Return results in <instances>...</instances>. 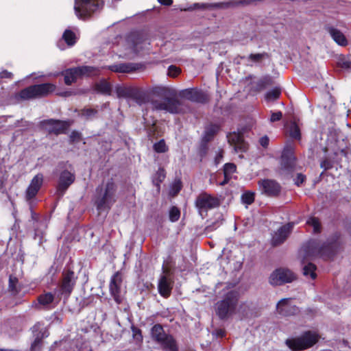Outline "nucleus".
<instances>
[{"label":"nucleus","mask_w":351,"mask_h":351,"mask_svg":"<svg viewBox=\"0 0 351 351\" xmlns=\"http://www.w3.org/2000/svg\"><path fill=\"white\" fill-rule=\"evenodd\" d=\"M80 77H89L99 73L98 69L90 66H82L77 67Z\"/></svg>","instance_id":"obj_26"},{"label":"nucleus","mask_w":351,"mask_h":351,"mask_svg":"<svg viewBox=\"0 0 351 351\" xmlns=\"http://www.w3.org/2000/svg\"><path fill=\"white\" fill-rule=\"evenodd\" d=\"M180 216V212L179 209L175 206H173L169 210V219L172 222L177 221Z\"/></svg>","instance_id":"obj_38"},{"label":"nucleus","mask_w":351,"mask_h":351,"mask_svg":"<svg viewBox=\"0 0 351 351\" xmlns=\"http://www.w3.org/2000/svg\"><path fill=\"white\" fill-rule=\"evenodd\" d=\"M227 138L228 143L233 147L236 152H243L247 150V145L240 133L235 132L230 133Z\"/></svg>","instance_id":"obj_13"},{"label":"nucleus","mask_w":351,"mask_h":351,"mask_svg":"<svg viewBox=\"0 0 351 351\" xmlns=\"http://www.w3.org/2000/svg\"><path fill=\"white\" fill-rule=\"evenodd\" d=\"M253 1H254V0H243V1H240V3L241 4L247 5V4H250V3H252Z\"/></svg>","instance_id":"obj_60"},{"label":"nucleus","mask_w":351,"mask_h":351,"mask_svg":"<svg viewBox=\"0 0 351 351\" xmlns=\"http://www.w3.org/2000/svg\"><path fill=\"white\" fill-rule=\"evenodd\" d=\"M180 73V69L173 65H171L168 69V75L176 77L178 75V74Z\"/></svg>","instance_id":"obj_45"},{"label":"nucleus","mask_w":351,"mask_h":351,"mask_svg":"<svg viewBox=\"0 0 351 351\" xmlns=\"http://www.w3.org/2000/svg\"><path fill=\"white\" fill-rule=\"evenodd\" d=\"M154 150L158 153H164L167 150L165 142L164 140H160L159 142L154 145Z\"/></svg>","instance_id":"obj_41"},{"label":"nucleus","mask_w":351,"mask_h":351,"mask_svg":"<svg viewBox=\"0 0 351 351\" xmlns=\"http://www.w3.org/2000/svg\"><path fill=\"white\" fill-rule=\"evenodd\" d=\"M306 224L313 227L314 233H319L321 231V224L318 219L311 217L306 221Z\"/></svg>","instance_id":"obj_33"},{"label":"nucleus","mask_w":351,"mask_h":351,"mask_svg":"<svg viewBox=\"0 0 351 351\" xmlns=\"http://www.w3.org/2000/svg\"><path fill=\"white\" fill-rule=\"evenodd\" d=\"M219 205V199L207 193L200 194L195 201V206L202 216L204 213H206L208 210L215 208Z\"/></svg>","instance_id":"obj_8"},{"label":"nucleus","mask_w":351,"mask_h":351,"mask_svg":"<svg viewBox=\"0 0 351 351\" xmlns=\"http://www.w3.org/2000/svg\"><path fill=\"white\" fill-rule=\"evenodd\" d=\"M305 180V176L302 173H298L295 180V183L296 185L300 186Z\"/></svg>","instance_id":"obj_53"},{"label":"nucleus","mask_w":351,"mask_h":351,"mask_svg":"<svg viewBox=\"0 0 351 351\" xmlns=\"http://www.w3.org/2000/svg\"><path fill=\"white\" fill-rule=\"evenodd\" d=\"M277 312L284 316H290L298 312V308L292 304L290 298H283L280 300L276 305Z\"/></svg>","instance_id":"obj_12"},{"label":"nucleus","mask_w":351,"mask_h":351,"mask_svg":"<svg viewBox=\"0 0 351 351\" xmlns=\"http://www.w3.org/2000/svg\"><path fill=\"white\" fill-rule=\"evenodd\" d=\"M115 201L116 186L112 180H108L97 188L95 204L99 213L110 210Z\"/></svg>","instance_id":"obj_1"},{"label":"nucleus","mask_w":351,"mask_h":351,"mask_svg":"<svg viewBox=\"0 0 351 351\" xmlns=\"http://www.w3.org/2000/svg\"><path fill=\"white\" fill-rule=\"evenodd\" d=\"M224 176L225 178H229L230 176L236 171V166L233 163H226L224 165Z\"/></svg>","instance_id":"obj_37"},{"label":"nucleus","mask_w":351,"mask_h":351,"mask_svg":"<svg viewBox=\"0 0 351 351\" xmlns=\"http://www.w3.org/2000/svg\"><path fill=\"white\" fill-rule=\"evenodd\" d=\"M318 107H319V108H323V110H324L325 112H326V105H325V104H318Z\"/></svg>","instance_id":"obj_61"},{"label":"nucleus","mask_w":351,"mask_h":351,"mask_svg":"<svg viewBox=\"0 0 351 351\" xmlns=\"http://www.w3.org/2000/svg\"><path fill=\"white\" fill-rule=\"evenodd\" d=\"M238 300V293L230 291L223 300L216 304V313L221 319L227 318L232 315L236 308Z\"/></svg>","instance_id":"obj_3"},{"label":"nucleus","mask_w":351,"mask_h":351,"mask_svg":"<svg viewBox=\"0 0 351 351\" xmlns=\"http://www.w3.org/2000/svg\"><path fill=\"white\" fill-rule=\"evenodd\" d=\"M75 176L69 171H63L60 176L58 190L62 194L74 182Z\"/></svg>","instance_id":"obj_16"},{"label":"nucleus","mask_w":351,"mask_h":351,"mask_svg":"<svg viewBox=\"0 0 351 351\" xmlns=\"http://www.w3.org/2000/svg\"><path fill=\"white\" fill-rule=\"evenodd\" d=\"M109 69L117 73H130L134 70H135V67L131 64H119L112 65L109 67Z\"/></svg>","instance_id":"obj_27"},{"label":"nucleus","mask_w":351,"mask_h":351,"mask_svg":"<svg viewBox=\"0 0 351 351\" xmlns=\"http://www.w3.org/2000/svg\"><path fill=\"white\" fill-rule=\"evenodd\" d=\"M43 126L49 133L59 134L66 132L70 126V122L49 119L43 121Z\"/></svg>","instance_id":"obj_10"},{"label":"nucleus","mask_w":351,"mask_h":351,"mask_svg":"<svg viewBox=\"0 0 351 351\" xmlns=\"http://www.w3.org/2000/svg\"><path fill=\"white\" fill-rule=\"evenodd\" d=\"M271 82V80L270 77H265L261 79L257 83V88L256 90L260 91L264 88H265L267 85L270 84Z\"/></svg>","instance_id":"obj_39"},{"label":"nucleus","mask_w":351,"mask_h":351,"mask_svg":"<svg viewBox=\"0 0 351 351\" xmlns=\"http://www.w3.org/2000/svg\"><path fill=\"white\" fill-rule=\"evenodd\" d=\"M39 343H40V341L38 339H35L34 343L32 344V349L36 350V347H37V346H38Z\"/></svg>","instance_id":"obj_59"},{"label":"nucleus","mask_w":351,"mask_h":351,"mask_svg":"<svg viewBox=\"0 0 351 351\" xmlns=\"http://www.w3.org/2000/svg\"><path fill=\"white\" fill-rule=\"evenodd\" d=\"M12 76V73L8 72V71H3L0 73L1 78H11Z\"/></svg>","instance_id":"obj_57"},{"label":"nucleus","mask_w":351,"mask_h":351,"mask_svg":"<svg viewBox=\"0 0 351 351\" xmlns=\"http://www.w3.org/2000/svg\"><path fill=\"white\" fill-rule=\"evenodd\" d=\"M330 37L339 46L346 47L348 42L345 35L338 29L330 28Z\"/></svg>","instance_id":"obj_22"},{"label":"nucleus","mask_w":351,"mask_h":351,"mask_svg":"<svg viewBox=\"0 0 351 351\" xmlns=\"http://www.w3.org/2000/svg\"><path fill=\"white\" fill-rule=\"evenodd\" d=\"M96 89L101 93L108 94L110 91V85L106 81H101L96 84Z\"/></svg>","instance_id":"obj_35"},{"label":"nucleus","mask_w":351,"mask_h":351,"mask_svg":"<svg viewBox=\"0 0 351 351\" xmlns=\"http://www.w3.org/2000/svg\"><path fill=\"white\" fill-rule=\"evenodd\" d=\"M156 176H158V182H161L165 178V170L163 169H159L156 173Z\"/></svg>","instance_id":"obj_54"},{"label":"nucleus","mask_w":351,"mask_h":351,"mask_svg":"<svg viewBox=\"0 0 351 351\" xmlns=\"http://www.w3.org/2000/svg\"><path fill=\"white\" fill-rule=\"evenodd\" d=\"M18 282L17 278L10 276L9 278V289L12 291H16V284Z\"/></svg>","instance_id":"obj_46"},{"label":"nucleus","mask_w":351,"mask_h":351,"mask_svg":"<svg viewBox=\"0 0 351 351\" xmlns=\"http://www.w3.org/2000/svg\"><path fill=\"white\" fill-rule=\"evenodd\" d=\"M318 340L316 333L306 332L301 336L286 340V345L292 350L297 351L312 347Z\"/></svg>","instance_id":"obj_5"},{"label":"nucleus","mask_w":351,"mask_h":351,"mask_svg":"<svg viewBox=\"0 0 351 351\" xmlns=\"http://www.w3.org/2000/svg\"><path fill=\"white\" fill-rule=\"evenodd\" d=\"M128 43L130 44L129 51L125 53V56H130L133 53H136L140 51L142 49L141 44L142 40L139 38L134 39V37H130L128 39Z\"/></svg>","instance_id":"obj_23"},{"label":"nucleus","mask_w":351,"mask_h":351,"mask_svg":"<svg viewBox=\"0 0 351 351\" xmlns=\"http://www.w3.org/2000/svg\"><path fill=\"white\" fill-rule=\"evenodd\" d=\"M151 335L152 339L161 345L164 351H178L173 337L166 334L160 325H154L152 328Z\"/></svg>","instance_id":"obj_4"},{"label":"nucleus","mask_w":351,"mask_h":351,"mask_svg":"<svg viewBox=\"0 0 351 351\" xmlns=\"http://www.w3.org/2000/svg\"><path fill=\"white\" fill-rule=\"evenodd\" d=\"M219 128L217 125H210L208 126L204 132V134L203 136V139L204 141L208 142L210 141L213 136L217 133Z\"/></svg>","instance_id":"obj_29"},{"label":"nucleus","mask_w":351,"mask_h":351,"mask_svg":"<svg viewBox=\"0 0 351 351\" xmlns=\"http://www.w3.org/2000/svg\"><path fill=\"white\" fill-rule=\"evenodd\" d=\"M293 228L292 223H287L281 226L274 234L271 238V245L277 246L282 244L289 237Z\"/></svg>","instance_id":"obj_11"},{"label":"nucleus","mask_w":351,"mask_h":351,"mask_svg":"<svg viewBox=\"0 0 351 351\" xmlns=\"http://www.w3.org/2000/svg\"><path fill=\"white\" fill-rule=\"evenodd\" d=\"M222 158H223V153H222V151L219 150L216 156H215V162L216 165H218L219 163L221 162V160H222Z\"/></svg>","instance_id":"obj_55"},{"label":"nucleus","mask_w":351,"mask_h":351,"mask_svg":"<svg viewBox=\"0 0 351 351\" xmlns=\"http://www.w3.org/2000/svg\"><path fill=\"white\" fill-rule=\"evenodd\" d=\"M259 183L263 191L268 195H276L280 191V185L274 180H265Z\"/></svg>","instance_id":"obj_18"},{"label":"nucleus","mask_w":351,"mask_h":351,"mask_svg":"<svg viewBox=\"0 0 351 351\" xmlns=\"http://www.w3.org/2000/svg\"><path fill=\"white\" fill-rule=\"evenodd\" d=\"M296 278L295 275L287 268L275 269L269 277V282L273 286H279L285 283H290Z\"/></svg>","instance_id":"obj_7"},{"label":"nucleus","mask_w":351,"mask_h":351,"mask_svg":"<svg viewBox=\"0 0 351 351\" xmlns=\"http://www.w3.org/2000/svg\"><path fill=\"white\" fill-rule=\"evenodd\" d=\"M337 60V64L343 69H348L350 66V62L346 60L344 56H335Z\"/></svg>","instance_id":"obj_40"},{"label":"nucleus","mask_w":351,"mask_h":351,"mask_svg":"<svg viewBox=\"0 0 351 351\" xmlns=\"http://www.w3.org/2000/svg\"><path fill=\"white\" fill-rule=\"evenodd\" d=\"M269 139L267 136H263L259 139V143L264 148H267L269 145Z\"/></svg>","instance_id":"obj_48"},{"label":"nucleus","mask_w":351,"mask_h":351,"mask_svg":"<svg viewBox=\"0 0 351 351\" xmlns=\"http://www.w3.org/2000/svg\"><path fill=\"white\" fill-rule=\"evenodd\" d=\"M289 133H290V136L292 138H298V139H299L300 138V129H299L298 126L295 123H293L291 125L290 130H289Z\"/></svg>","instance_id":"obj_42"},{"label":"nucleus","mask_w":351,"mask_h":351,"mask_svg":"<svg viewBox=\"0 0 351 351\" xmlns=\"http://www.w3.org/2000/svg\"><path fill=\"white\" fill-rule=\"evenodd\" d=\"M96 111L93 109H86L83 110L82 115L85 116L87 118L91 117L95 115Z\"/></svg>","instance_id":"obj_52"},{"label":"nucleus","mask_w":351,"mask_h":351,"mask_svg":"<svg viewBox=\"0 0 351 351\" xmlns=\"http://www.w3.org/2000/svg\"><path fill=\"white\" fill-rule=\"evenodd\" d=\"M0 351H19V350H14V349L0 348Z\"/></svg>","instance_id":"obj_62"},{"label":"nucleus","mask_w":351,"mask_h":351,"mask_svg":"<svg viewBox=\"0 0 351 351\" xmlns=\"http://www.w3.org/2000/svg\"><path fill=\"white\" fill-rule=\"evenodd\" d=\"M55 89L56 86L51 83L33 85L23 89L19 93V96L22 99L25 100L40 98L47 96L53 92Z\"/></svg>","instance_id":"obj_2"},{"label":"nucleus","mask_w":351,"mask_h":351,"mask_svg":"<svg viewBox=\"0 0 351 351\" xmlns=\"http://www.w3.org/2000/svg\"><path fill=\"white\" fill-rule=\"evenodd\" d=\"M187 93L191 95V96L189 97V99H191V100L196 101H202V99H201V98L202 97V93L198 92V91H193V90L187 91Z\"/></svg>","instance_id":"obj_44"},{"label":"nucleus","mask_w":351,"mask_h":351,"mask_svg":"<svg viewBox=\"0 0 351 351\" xmlns=\"http://www.w3.org/2000/svg\"><path fill=\"white\" fill-rule=\"evenodd\" d=\"M53 300L54 295L51 293H45L38 298V302L34 303L33 305L37 308H47L53 302Z\"/></svg>","instance_id":"obj_21"},{"label":"nucleus","mask_w":351,"mask_h":351,"mask_svg":"<svg viewBox=\"0 0 351 351\" xmlns=\"http://www.w3.org/2000/svg\"><path fill=\"white\" fill-rule=\"evenodd\" d=\"M315 271L316 267L313 263H308L304 265L302 268V274L304 276H305L306 279L312 280H315L317 277Z\"/></svg>","instance_id":"obj_25"},{"label":"nucleus","mask_w":351,"mask_h":351,"mask_svg":"<svg viewBox=\"0 0 351 351\" xmlns=\"http://www.w3.org/2000/svg\"><path fill=\"white\" fill-rule=\"evenodd\" d=\"M224 3H194L191 7L189 8L187 10H192L195 9H212V8H223ZM186 10V9H185Z\"/></svg>","instance_id":"obj_28"},{"label":"nucleus","mask_w":351,"mask_h":351,"mask_svg":"<svg viewBox=\"0 0 351 351\" xmlns=\"http://www.w3.org/2000/svg\"><path fill=\"white\" fill-rule=\"evenodd\" d=\"M172 289L171 281L167 276H162L158 282V291L160 294L167 298L170 295Z\"/></svg>","instance_id":"obj_20"},{"label":"nucleus","mask_w":351,"mask_h":351,"mask_svg":"<svg viewBox=\"0 0 351 351\" xmlns=\"http://www.w3.org/2000/svg\"><path fill=\"white\" fill-rule=\"evenodd\" d=\"M264 56V53L251 54L249 59L254 62H259Z\"/></svg>","instance_id":"obj_49"},{"label":"nucleus","mask_w":351,"mask_h":351,"mask_svg":"<svg viewBox=\"0 0 351 351\" xmlns=\"http://www.w3.org/2000/svg\"><path fill=\"white\" fill-rule=\"evenodd\" d=\"M121 285V280L120 276L118 274H116L111 279L110 283V291L117 303H120L121 300L120 297Z\"/></svg>","instance_id":"obj_19"},{"label":"nucleus","mask_w":351,"mask_h":351,"mask_svg":"<svg viewBox=\"0 0 351 351\" xmlns=\"http://www.w3.org/2000/svg\"><path fill=\"white\" fill-rule=\"evenodd\" d=\"M75 283V276L73 271H68L63 274L62 282L61 284V293L69 296L71 293Z\"/></svg>","instance_id":"obj_15"},{"label":"nucleus","mask_w":351,"mask_h":351,"mask_svg":"<svg viewBox=\"0 0 351 351\" xmlns=\"http://www.w3.org/2000/svg\"><path fill=\"white\" fill-rule=\"evenodd\" d=\"M77 67L66 70L63 75H64V82L67 85H71L75 82L80 77Z\"/></svg>","instance_id":"obj_24"},{"label":"nucleus","mask_w":351,"mask_h":351,"mask_svg":"<svg viewBox=\"0 0 351 351\" xmlns=\"http://www.w3.org/2000/svg\"><path fill=\"white\" fill-rule=\"evenodd\" d=\"M281 90L278 88H275L269 91H268L265 95V99L267 101H272L276 99H277L280 95Z\"/></svg>","instance_id":"obj_34"},{"label":"nucleus","mask_w":351,"mask_h":351,"mask_svg":"<svg viewBox=\"0 0 351 351\" xmlns=\"http://www.w3.org/2000/svg\"><path fill=\"white\" fill-rule=\"evenodd\" d=\"M294 148L291 146H287L283 149L281 156V166L286 170H291L295 162Z\"/></svg>","instance_id":"obj_14"},{"label":"nucleus","mask_w":351,"mask_h":351,"mask_svg":"<svg viewBox=\"0 0 351 351\" xmlns=\"http://www.w3.org/2000/svg\"><path fill=\"white\" fill-rule=\"evenodd\" d=\"M102 5L101 0H75V14L81 18L94 12Z\"/></svg>","instance_id":"obj_6"},{"label":"nucleus","mask_w":351,"mask_h":351,"mask_svg":"<svg viewBox=\"0 0 351 351\" xmlns=\"http://www.w3.org/2000/svg\"><path fill=\"white\" fill-rule=\"evenodd\" d=\"M229 178H225V180L221 183V185H224L225 184L227 183V180Z\"/></svg>","instance_id":"obj_64"},{"label":"nucleus","mask_w":351,"mask_h":351,"mask_svg":"<svg viewBox=\"0 0 351 351\" xmlns=\"http://www.w3.org/2000/svg\"><path fill=\"white\" fill-rule=\"evenodd\" d=\"M152 106L155 110H164L170 113H178L180 110L179 101L170 98L154 101L152 102Z\"/></svg>","instance_id":"obj_9"},{"label":"nucleus","mask_w":351,"mask_h":351,"mask_svg":"<svg viewBox=\"0 0 351 351\" xmlns=\"http://www.w3.org/2000/svg\"><path fill=\"white\" fill-rule=\"evenodd\" d=\"M62 38L69 46H73L76 42L75 34L69 29H66L62 35Z\"/></svg>","instance_id":"obj_32"},{"label":"nucleus","mask_w":351,"mask_h":351,"mask_svg":"<svg viewBox=\"0 0 351 351\" xmlns=\"http://www.w3.org/2000/svg\"><path fill=\"white\" fill-rule=\"evenodd\" d=\"M334 135L337 136L335 141L339 145V149L342 152L343 149L344 144V135L340 130L334 129Z\"/></svg>","instance_id":"obj_36"},{"label":"nucleus","mask_w":351,"mask_h":351,"mask_svg":"<svg viewBox=\"0 0 351 351\" xmlns=\"http://www.w3.org/2000/svg\"><path fill=\"white\" fill-rule=\"evenodd\" d=\"M241 199L243 203L251 204L254 200V195L253 193L247 192L242 195Z\"/></svg>","instance_id":"obj_43"},{"label":"nucleus","mask_w":351,"mask_h":351,"mask_svg":"<svg viewBox=\"0 0 351 351\" xmlns=\"http://www.w3.org/2000/svg\"><path fill=\"white\" fill-rule=\"evenodd\" d=\"M43 181L42 174H37L32 180L26 191V197L28 199L33 198L39 191Z\"/></svg>","instance_id":"obj_17"},{"label":"nucleus","mask_w":351,"mask_h":351,"mask_svg":"<svg viewBox=\"0 0 351 351\" xmlns=\"http://www.w3.org/2000/svg\"><path fill=\"white\" fill-rule=\"evenodd\" d=\"M329 247L328 243H325L324 246L320 247L318 249V254H319L321 256L325 255L327 254L328 251Z\"/></svg>","instance_id":"obj_50"},{"label":"nucleus","mask_w":351,"mask_h":351,"mask_svg":"<svg viewBox=\"0 0 351 351\" xmlns=\"http://www.w3.org/2000/svg\"><path fill=\"white\" fill-rule=\"evenodd\" d=\"M158 2L165 5H171L173 3L172 0H158Z\"/></svg>","instance_id":"obj_58"},{"label":"nucleus","mask_w":351,"mask_h":351,"mask_svg":"<svg viewBox=\"0 0 351 351\" xmlns=\"http://www.w3.org/2000/svg\"><path fill=\"white\" fill-rule=\"evenodd\" d=\"M70 138L72 141H77L81 138V134L77 131H73L70 135Z\"/></svg>","instance_id":"obj_51"},{"label":"nucleus","mask_w":351,"mask_h":351,"mask_svg":"<svg viewBox=\"0 0 351 351\" xmlns=\"http://www.w3.org/2000/svg\"><path fill=\"white\" fill-rule=\"evenodd\" d=\"M135 89L121 86H116V93L119 97H128L134 93Z\"/></svg>","instance_id":"obj_30"},{"label":"nucleus","mask_w":351,"mask_h":351,"mask_svg":"<svg viewBox=\"0 0 351 351\" xmlns=\"http://www.w3.org/2000/svg\"><path fill=\"white\" fill-rule=\"evenodd\" d=\"M214 228H213L212 226H209L206 228V231L208 232L210 230H213Z\"/></svg>","instance_id":"obj_63"},{"label":"nucleus","mask_w":351,"mask_h":351,"mask_svg":"<svg viewBox=\"0 0 351 351\" xmlns=\"http://www.w3.org/2000/svg\"><path fill=\"white\" fill-rule=\"evenodd\" d=\"M319 157L321 160L320 167L323 168L324 170H327L329 168V162H328V149L327 147H324L322 149L321 152H319Z\"/></svg>","instance_id":"obj_31"},{"label":"nucleus","mask_w":351,"mask_h":351,"mask_svg":"<svg viewBox=\"0 0 351 351\" xmlns=\"http://www.w3.org/2000/svg\"><path fill=\"white\" fill-rule=\"evenodd\" d=\"M282 114L280 111L276 112H272L271 117H270V121L275 122V121H279L282 118Z\"/></svg>","instance_id":"obj_47"},{"label":"nucleus","mask_w":351,"mask_h":351,"mask_svg":"<svg viewBox=\"0 0 351 351\" xmlns=\"http://www.w3.org/2000/svg\"><path fill=\"white\" fill-rule=\"evenodd\" d=\"M180 189H181V186H180V183L175 184V185L173 187L172 191H171V194H172L173 195H175L180 191Z\"/></svg>","instance_id":"obj_56"}]
</instances>
